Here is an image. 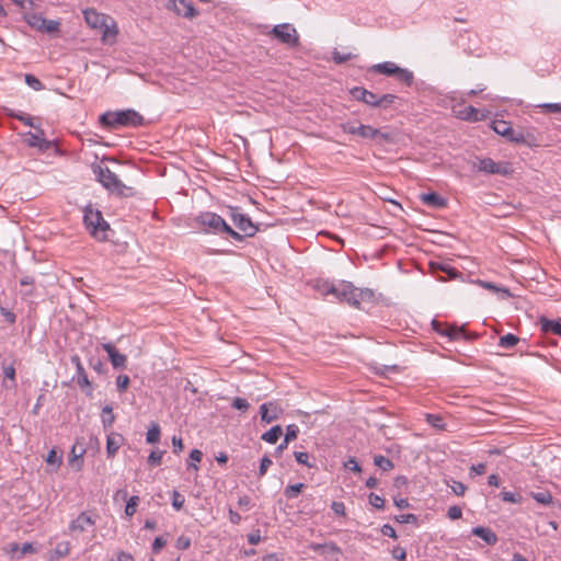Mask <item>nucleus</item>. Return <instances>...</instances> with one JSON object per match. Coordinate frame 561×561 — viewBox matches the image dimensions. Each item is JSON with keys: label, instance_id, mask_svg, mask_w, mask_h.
I'll return each instance as SVG.
<instances>
[{"label": "nucleus", "instance_id": "nucleus-47", "mask_svg": "<svg viewBox=\"0 0 561 561\" xmlns=\"http://www.w3.org/2000/svg\"><path fill=\"white\" fill-rule=\"evenodd\" d=\"M164 450H152L148 456V463L151 467H157L161 463Z\"/></svg>", "mask_w": 561, "mask_h": 561}, {"label": "nucleus", "instance_id": "nucleus-6", "mask_svg": "<svg viewBox=\"0 0 561 561\" xmlns=\"http://www.w3.org/2000/svg\"><path fill=\"white\" fill-rule=\"evenodd\" d=\"M270 34L278 42L289 47H296L299 44V36L296 28L288 23L275 25Z\"/></svg>", "mask_w": 561, "mask_h": 561}, {"label": "nucleus", "instance_id": "nucleus-45", "mask_svg": "<svg viewBox=\"0 0 561 561\" xmlns=\"http://www.w3.org/2000/svg\"><path fill=\"white\" fill-rule=\"evenodd\" d=\"M24 80L25 83L35 91H42L45 88L42 81L33 75H25Z\"/></svg>", "mask_w": 561, "mask_h": 561}, {"label": "nucleus", "instance_id": "nucleus-63", "mask_svg": "<svg viewBox=\"0 0 561 561\" xmlns=\"http://www.w3.org/2000/svg\"><path fill=\"white\" fill-rule=\"evenodd\" d=\"M46 462L48 465L59 466L61 463V458L57 456L55 449H51L46 457Z\"/></svg>", "mask_w": 561, "mask_h": 561}, {"label": "nucleus", "instance_id": "nucleus-2", "mask_svg": "<svg viewBox=\"0 0 561 561\" xmlns=\"http://www.w3.org/2000/svg\"><path fill=\"white\" fill-rule=\"evenodd\" d=\"M93 174L102 186L111 193H115L119 197H131L136 195L133 187L125 185L118 176L110 170V168L102 164H94L92 167Z\"/></svg>", "mask_w": 561, "mask_h": 561}, {"label": "nucleus", "instance_id": "nucleus-52", "mask_svg": "<svg viewBox=\"0 0 561 561\" xmlns=\"http://www.w3.org/2000/svg\"><path fill=\"white\" fill-rule=\"evenodd\" d=\"M231 407L237 409V410H240L242 412H245L249 407H250V403L248 402L247 399L244 398H241V397H236L233 400H232V403H231Z\"/></svg>", "mask_w": 561, "mask_h": 561}, {"label": "nucleus", "instance_id": "nucleus-64", "mask_svg": "<svg viewBox=\"0 0 561 561\" xmlns=\"http://www.w3.org/2000/svg\"><path fill=\"white\" fill-rule=\"evenodd\" d=\"M271 465H272V460L270 459V457L264 456L261 459V463H260V468H259V476L263 477L266 473L267 469L271 467Z\"/></svg>", "mask_w": 561, "mask_h": 561}, {"label": "nucleus", "instance_id": "nucleus-40", "mask_svg": "<svg viewBox=\"0 0 561 561\" xmlns=\"http://www.w3.org/2000/svg\"><path fill=\"white\" fill-rule=\"evenodd\" d=\"M431 267L433 270H439V271L446 273L448 275V277L451 278V279H454V278L459 276V272L456 268H454V267H451V266H449L447 264L431 263Z\"/></svg>", "mask_w": 561, "mask_h": 561}, {"label": "nucleus", "instance_id": "nucleus-11", "mask_svg": "<svg viewBox=\"0 0 561 561\" xmlns=\"http://www.w3.org/2000/svg\"><path fill=\"white\" fill-rule=\"evenodd\" d=\"M167 7L169 10L183 18L193 19L198 15V11L193 3L186 0H170Z\"/></svg>", "mask_w": 561, "mask_h": 561}, {"label": "nucleus", "instance_id": "nucleus-25", "mask_svg": "<svg viewBox=\"0 0 561 561\" xmlns=\"http://www.w3.org/2000/svg\"><path fill=\"white\" fill-rule=\"evenodd\" d=\"M336 285L337 284H334L327 279H317L314 280L313 288L323 296H334V291H336Z\"/></svg>", "mask_w": 561, "mask_h": 561}, {"label": "nucleus", "instance_id": "nucleus-48", "mask_svg": "<svg viewBox=\"0 0 561 561\" xmlns=\"http://www.w3.org/2000/svg\"><path fill=\"white\" fill-rule=\"evenodd\" d=\"M355 57L356 56L352 55L351 53L344 54L339 50H334L332 53V59L337 65L344 64Z\"/></svg>", "mask_w": 561, "mask_h": 561}, {"label": "nucleus", "instance_id": "nucleus-49", "mask_svg": "<svg viewBox=\"0 0 561 561\" xmlns=\"http://www.w3.org/2000/svg\"><path fill=\"white\" fill-rule=\"evenodd\" d=\"M138 503H139L138 496L134 495V496L129 497V500L127 501L126 506H125V514L128 517H131L136 513V507H137Z\"/></svg>", "mask_w": 561, "mask_h": 561}, {"label": "nucleus", "instance_id": "nucleus-23", "mask_svg": "<svg viewBox=\"0 0 561 561\" xmlns=\"http://www.w3.org/2000/svg\"><path fill=\"white\" fill-rule=\"evenodd\" d=\"M421 201L435 208H444L447 204L446 199L435 192L422 194Z\"/></svg>", "mask_w": 561, "mask_h": 561}, {"label": "nucleus", "instance_id": "nucleus-41", "mask_svg": "<svg viewBox=\"0 0 561 561\" xmlns=\"http://www.w3.org/2000/svg\"><path fill=\"white\" fill-rule=\"evenodd\" d=\"M304 483L290 484L285 488L284 494L287 499H295L304 490Z\"/></svg>", "mask_w": 561, "mask_h": 561}, {"label": "nucleus", "instance_id": "nucleus-4", "mask_svg": "<svg viewBox=\"0 0 561 561\" xmlns=\"http://www.w3.org/2000/svg\"><path fill=\"white\" fill-rule=\"evenodd\" d=\"M194 222L205 233L219 234L228 229V224L216 213L204 211L194 218Z\"/></svg>", "mask_w": 561, "mask_h": 561}, {"label": "nucleus", "instance_id": "nucleus-58", "mask_svg": "<svg viewBox=\"0 0 561 561\" xmlns=\"http://www.w3.org/2000/svg\"><path fill=\"white\" fill-rule=\"evenodd\" d=\"M501 499L504 502H510V503H519L520 502V495L519 494L513 493V492H508V491L501 492Z\"/></svg>", "mask_w": 561, "mask_h": 561}, {"label": "nucleus", "instance_id": "nucleus-50", "mask_svg": "<svg viewBox=\"0 0 561 561\" xmlns=\"http://www.w3.org/2000/svg\"><path fill=\"white\" fill-rule=\"evenodd\" d=\"M203 458V453L199 449H193L190 453V459L192 462L187 465V469H194L195 471L198 470V467L195 465V462H199Z\"/></svg>", "mask_w": 561, "mask_h": 561}, {"label": "nucleus", "instance_id": "nucleus-33", "mask_svg": "<svg viewBox=\"0 0 561 561\" xmlns=\"http://www.w3.org/2000/svg\"><path fill=\"white\" fill-rule=\"evenodd\" d=\"M393 77L398 81L404 83L407 87H410L413 83V79H414L412 71L404 69V68H400V67Z\"/></svg>", "mask_w": 561, "mask_h": 561}, {"label": "nucleus", "instance_id": "nucleus-44", "mask_svg": "<svg viewBox=\"0 0 561 561\" xmlns=\"http://www.w3.org/2000/svg\"><path fill=\"white\" fill-rule=\"evenodd\" d=\"M295 458L299 465L306 466L308 468L316 467L314 461H310L311 456L306 451H295Z\"/></svg>", "mask_w": 561, "mask_h": 561}, {"label": "nucleus", "instance_id": "nucleus-13", "mask_svg": "<svg viewBox=\"0 0 561 561\" xmlns=\"http://www.w3.org/2000/svg\"><path fill=\"white\" fill-rule=\"evenodd\" d=\"M261 420L265 423H272L280 417L283 409L274 401L265 402L260 407Z\"/></svg>", "mask_w": 561, "mask_h": 561}, {"label": "nucleus", "instance_id": "nucleus-17", "mask_svg": "<svg viewBox=\"0 0 561 561\" xmlns=\"http://www.w3.org/2000/svg\"><path fill=\"white\" fill-rule=\"evenodd\" d=\"M95 524V520L85 512H82L78 515L76 519H73L70 525L69 529L71 531H79L82 533L87 530L89 526H93Z\"/></svg>", "mask_w": 561, "mask_h": 561}, {"label": "nucleus", "instance_id": "nucleus-18", "mask_svg": "<svg viewBox=\"0 0 561 561\" xmlns=\"http://www.w3.org/2000/svg\"><path fill=\"white\" fill-rule=\"evenodd\" d=\"M471 534L481 538L489 546H494L499 540L497 535L491 528L484 526L472 528Z\"/></svg>", "mask_w": 561, "mask_h": 561}, {"label": "nucleus", "instance_id": "nucleus-36", "mask_svg": "<svg viewBox=\"0 0 561 561\" xmlns=\"http://www.w3.org/2000/svg\"><path fill=\"white\" fill-rule=\"evenodd\" d=\"M356 300L358 301V308H360L362 301H371L374 299V291L369 288H356L355 289Z\"/></svg>", "mask_w": 561, "mask_h": 561}, {"label": "nucleus", "instance_id": "nucleus-21", "mask_svg": "<svg viewBox=\"0 0 561 561\" xmlns=\"http://www.w3.org/2000/svg\"><path fill=\"white\" fill-rule=\"evenodd\" d=\"M539 324L543 333H553L561 337V319L550 320L546 317H540Z\"/></svg>", "mask_w": 561, "mask_h": 561}, {"label": "nucleus", "instance_id": "nucleus-61", "mask_svg": "<svg viewBox=\"0 0 561 561\" xmlns=\"http://www.w3.org/2000/svg\"><path fill=\"white\" fill-rule=\"evenodd\" d=\"M357 126H358V123H356V122H345V123L341 124V129L345 134L356 135Z\"/></svg>", "mask_w": 561, "mask_h": 561}, {"label": "nucleus", "instance_id": "nucleus-22", "mask_svg": "<svg viewBox=\"0 0 561 561\" xmlns=\"http://www.w3.org/2000/svg\"><path fill=\"white\" fill-rule=\"evenodd\" d=\"M30 140L28 146L30 147H37L41 150H47L51 147V142L45 138V134L43 129H38L36 133H28Z\"/></svg>", "mask_w": 561, "mask_h": 561}, {"label": "nucleus", "instance_id": "nucleus-43", "mask_svg": "<svg viewBox=\"0 0 561 561\" xmlns=\"http://www.w3.org/2000/svg\"><path fill=\"white\" fill-rule=\"evenodd\" d=\"M70 552V542L69 541H60L56 545L54 550V556L59 559L68 556Z\"/></svg>", "mask_w": 561, "mask_h": 561}, {"label": "nucleus", "instance_id": "nucleus-7", "mask_svg": "<svg viewBox=\"0 0 561 561\" xmlns=\"http://www.w3.org/2000/svg\"><path fill=\"white\" fill-rule=\"evenodd\" d=\"M356 133V136L363 139L376 140L378 144L393 141V136L391 134L383 133L380 129H377L370 125H364L362 123H358Z\"/></svg>", "mask_w": 561, "mask_h": 561}, {"label": "nucleus", "instance_id": "nucleus-42", "mask_svg": "<svg viewBox=\"0 0 561 561\" xmlns=\"http://www.w3.org/2000/svg\"><path fill=\"white\" fill-rule=\"evenodd\" d=\"M397 99H398V96L396 94H391V93L382 94L380 96L378 95L377 107L386 110V108L390 107L391 104H393Z\"/></svg>", "mask_w": 561, "mask_h": 561}, {"label": "nucleus", "instance_id": "nucleus-54", "mask_svg": "<svg viewBox=\"0 0 561 561\" xmlns=\"http://www.w3.org/2000/svg\"><path fill=\"white\" fill-rule=\"evenodd\" d=\"M130 379L127 375H119L116 378V387L119 392H125L128 388Z\"/></svg>", "mask_w": 561, "mask_h": 561}, {"label": "nucleus", "instance_id": "nucleus-8", "mask_svg": "<svg viewBox=\"0 0 561 561\" xmlns=\"http://www.w3.org/2000/svg\"><path fill=\"white\" fill-rule=\"evenodd\" d=\"M84 20L88 25L93 28H101L104 26L102 39L105 41L108 35L115 36L117 34L116 30H111L104 23V15L96 12L94 9H87L83 11Z\"/></svg>", "mask_w": 561, "mask_h": 561}, {"label": "nucleus", "instance_id": "nucleus-14", "mask_svg": "<svg viewBox=\"0 0 561 561\" xmlns=\"http://www.w3.org/2000/svg\"><path fill=\"white\" fill-rule=\"evenodd\" d=\"M352 98L358 102H363L371 107H377L378 95L363 87H354L350 90Z\"/></svg>", "mask_w": 561, "mask_h": 561}, {"label": "nucleus", "instance_id": "nucleus-16", "mask_svg": "<svg viewBox=\"0 0 561 561\" xmlns=\"http://www.w3.org/2000/svg\"><path fill=\"white\" fill-rule=\"evenodd\" d=\"M71 363L76 366V370H77V374H76V378H77V383L81 387V388H90L91 389V383H90V380L88 378V375L84 370V367L81 363V359L78 355H72L71 358H70ZM91 393V390L89 391V394Z\"/></svg>", "mask_w": 561, "mask_h": 561}, {"label": "nucleus", "instance_id": "nucleus-55", "mask_svg": "<svg viewBox=\"0 0 561 561\" xmlns=\"http://www.w3.org/2000/svg\"><path fill=\"white\" fill-rule=\"evenodd\" d=\"M394 519L400 524H414L417 522V516L414 514H400Z\"/></svg>", "mask_w": 561, "mask_h": 561}, {"label": "nucleus", "instance_id": "nucleus-29", "mask_svg": "<svg viewBox=\"0 0 561 561\" xmlns=\"http://www.w3.org/2000/svg\"><path fill=\"white\" fill-rule=\"evenodd\" d=\"M2 371L4 375V379H9L11 381V385H8L7 381H3L4 387L7 388H15L16 381H15V368L13 364L7 365L2 364Z\"/></svg>", "mask_w": 561, "mask_h": 561}, {"label": "nucleus", "instance_id": "nucleus-46", "mask_svg": "<svg viewBox=\"0 0 561 561\" xmlns=\"http://www.w3.org/2000/svg\"><path fill=\"white\" fill-rule=\"evenodd\" d=\"M481 285L486 289H490L495 293H500L502 298L511 297V293L507 288L499 287L495 284L489 283V282H481Z\"/></svg>", "mask_w": 561, "mask_h": 561}, {"label": "nucleus", "instance_id": "nucleus-27", "mask_svg": "<svg viewBox=\"0 0 561 561\" xmlns=\"http://www.w3.org/2000/svg\"><path fill=\"white\" fill-rule=\"evenodd\" d=\"M462 335H465L463 327L448 324L444 329V336L448 337L450 341L461 340Z\"/></svg>", "mask_w": 561, "mask_h": 561}, {"label": "nucleus", "instance_id": "nucleus-20", "mask_svg": "<svg viewBox=\"0 0 561 561\" xmlns=\"http://www.w3.org/2000/svg\"><path fill=\"white\" fill-rule=\"evenodd\" d=\"M124 442L123 435L118 433H110L106 438V455L107 458H113L118 451Z\"/></svg>", "mask_w": 561, "mask_h": 561}, {"label": "nucleus", "instance_id": "nucleus-60", "mask_svg": "<svg viewBox=\"0 0 561 561\" xmlns=\"http://www.w3.org/2000/svg\"><path fill=\"white\" fill-rule=\"evenodd\" d=\"M449 486L451 488L453 492L458 496H462L467 490V486L462 482L456 480H453V483Z\"/></svg>", "mask_w": 561, "mask_h": 561}, {"label": "nucleus", "instance_id": "nucleus-12", "mask_svg": "<svg viewBox=\"0 0 561 561\" xmlns=\"http://www.w3.org/2000/svg\"><path fill=\"white\" fill-rule=\"evenodd\" d=\"M310 549L325 558L329 561H339L337 556L342 554V549L333 541L327 543H312Z\"/></svg>", "mask_w": 561, "mask_h": 561}, {"label": "nucleus", "instance_id": "nucleus-38", "mask_svg": "<svg viewBox=\"0 0 561 561\" xmlns=\"http://www.w3.org/2000/svg\"><path fill=\"white\" fill-rule=\"evenodd\" d=\"M491 127L497 135L504 137L506 134H510V128L512 126L508 122H505L503 119H495L492 122Z\"/></svg>", "mask_w": 561, "mask_h": 561}, {"label": "nucleus", "instance_id": "nucleus-37", "mask_svg": "<svg viewBox=\"0 0 561 561\" xmlns=\"http://www.w3.org/2000/svg\"><path fill=\"white\" fill-rule=\"evenodd\" d=\"M7 115L9 117H12V118H15V119L22 122L23 124H25L30 127H34L33 117L27 114H24L22 112H16L14 110H7Z\"/></svg>", "mask_w": 561, "mask_h": 561}, {"label": "nucleus", "instance_id": "nucleus-59", "mask_svg": "<svg viewBox=\"0 0 561 561\" xmlns=\"http://www.w3.org/2000/svg\"><path fill=\"white\" fill-rule=\"evenodd\" d=\"M175 547L179 550H187L191 547V538L187 536H180L175 541Z\"/></svg>", "mask_w": 561, "mask_h": 561}, {"label": "nucleus", "instance_id": "nucleus-53", "mask_svg": "<svg viewBox=\"0 0 561 561\" xmlns=\"http://www.w3.org/2000/svg\"><path fill=\"white\" fill-rule=\"evenodd\" d=\"M59 25H60V23L58 21L47 20L46 19V23L41 28V32H44V33H47V34L57 32L59 30Z\"/></svg>", "mask_w": 561, "mask_h": 561}, {"label": "nucleus", "instance_id": "nucleus-10", "mask_svg": "<svg viewBox=\"0 0 561 561\" xmlns=\"http://www.w3.org/2000/svg\"><path fill=\"white\" fill-rule=\"evenodd\" d=\"M231 219L233 225L244 233V236L254 237L257 232V227L252 222L250 217L245 214L232 211Z\"/></svg>", "mask_w": 561, "mask_h": 561}, {"label": "nucleus", "instance_id": "nucleus-56", "mask_svg": "<svg viewBox=\"0 0 561 561\" xmlns=\"http://www.w3.org/2000/svg\"><path fill=\"white\" fill-rule=\"evenodd\" d=\"M184 502H185L184 496L180 492L173 491V493H172V506L176 511H180L183 507Z\"/></svg>", "mask_w": 561, "mask_h": 561}, {"label": "nucleus", "instance_id": "nucleus-34", "mask_svg": "<svg viewBox=\"0 0 561 561\" xmlns=\"http://www.w3.org/2000/svg\"><path fill=\"white\" fill-rule=\"evenodd\" d=\"M115 422V415L113 413V408L110 405H105L102 409V424L105 430L112 427Z\"/></svg>", "mask_w": 561, "mask_h": 561}, {"label": "nucleus", "instance_id": "nucleus-30", "mask_svg": "<svg viewBox=\"0 0 561 561\" xmlns=\"http://www.w3.org/2000/svg\"><path fill=\"white\" fill-rule=\"evenodd\" d=\"M161 436V428L158 423L152 422L147 434H146V442L148 444H156L160 440Z\"/></svg>", "mask_w": 561, "mask_h": 561}, {"label": "nucleus", "instance_id": "nucleus-57", "mask_svg": "<svg viewBox=\"0 0 561 561\" xmlns=\"http://www.w3.org/2000/svg\"><path fill=\"white\" fill-rule=\"evenodd\" d=\"M369 504L374 506L375 508H383L385 500L383 497L379 496L378 494L370 493L368 496Z\"/></svg>", "mask_w": 561, "mask_h": 561}, {"label": "nucleus", "instance_id": "nucleus-35", "mask_svg": "<svg viewBox=\"0 0 561 561\" xmlns=\"http://www.w3.org/2000/svg\"><path fill=\"white\" fill-rule=\"evenodd\" d=\"M531 497L543 505H549L552 503V495L548 490H539L536 492H531Z\"/></svg>", "mask_w": 561, "mask_h": 561}, {"label": "nucleus", "instance_id": "nucleus-28", "mask_svg": "<svg viewBox=\"0 0 561 561\" xmlns=\"http://www.w3.org/2000/svg\"><path fill=\"white\" fill-rule=\"evenodd\" d=\"M282 434H283L282 426L275 425V426L271 427L267 432H265L261 438L266 443L276 444L277 440L279 439V437L282 436Z\"/></svg>", "mask_w": 561, "mask_h": 561}, {"label": "nucleus", "instance_id": "nucleus-9", "mask_svg": "<svg viewBox=\"0 0 561 561\" xmlns=\"http://www.w3.org/2000/svg\"><path fill=\"white\" fill-rule=\"evenodd\" d=\"M335 289L336 291H334V297L339 301L346 302L354 308H358V301L355 296L356 287L352 283L342 280L336 285Z\"/></svg>", "mask_w": 561, "mask_h": 561}, {"label": "nucleus", "instance_id": "nucleus-3", "mask_svg": "<svg viewBox=\"0 0 561 561\" xmlns=\"http://www.w3.org/2000/svg\"><path fill=\"white\" fill-rule=\"evenodd\" d=\"M83 222L89 233L98 241L107 240L108 222L103 218L100 210L94 209L92 205L84 208Z\"/></svg>", "mask_w": 561, "mask_h": 561}, {"label": "nucleus", "instance_id": "nucleus-19", "mask_svg": "<svg viewBox=\"0 0 561 561\" xmlns=\"http://www.w3.org/2000/svg\"><path fill=\"white\" fill-rule=\"evenodd\" d=\"M456 116L467 122H480L484 115L474 106L468 105L456 112Z\"/></svg>", "mask_w": 561, "mask_h": 561}, {"label": "nucleus", "instance_id": "nucleus-15", "mask_svg": "<svg viewBox=\"0 0 561 561\" xmlns=\"http://www.w3.org/2000/svg\"><path fill=\"white\" fill-rule=\"evenodd\" d=\"M102 348L107 353L108 359L115 369L126 367V355L119 353L118 350L112 343H103Z\"/></svg>", "mask_w": 561, "mask_h": 561}, {"label": "nucleus", "instance_id": "nucleus-32", "mask_svg": "<svg viewBox=\"0 0 561 561\" xmlns=\"http://www.w3.org/2000/svg\"><path fill=\"white\" fill-rule=\"evenodd\" d=\"M519 342V337L513 333H507L500 337L499 346L502 348H513Z\"/></svg>", "mask_w": 561, "mask_h": 561}, {"label": "nucleus", "instance_id": "nucleus-51", "mask_svg": "<svg viewBox=\"0 0 561 561\" xmlns=\"http://www.w3.org/2000/svg\"><path fill=\"white\" fill-rule=\"evenodd\" d=\"M299 434V427L296 424H289L286 427V434H285V440L286 443H289L291 440H295Z\"/></svg>", "mask_w": 561, "mask_h": 561}, {"label": "nucleus", "instance_id": "nucleus-62", "mask_svg": "<svg viewBox=\"0 0 561 561\" xmlns=\"http://www.w3.org/2000/svg\"><path fill=\"white\" fill-rule=\"evenodd\" d=\"M447 516L448 518L455 520V519H459L461 518L462 516V511L459 506L457 505H454V506H450L447 511Z\"/></svg>", "mask_w": 561, "mask_h": 561}, {"label": "nucleus", "instance_id": "nucleus-39", "mask_svg": "<svg viewBox=\"0 0 561 561\" xmlns=\"http://www.w3.org/2000/svg\"><path fill=\"white\" fill-rule=\"evenodd\" d=\"M374 463L378 468H380L382 471H390L394 467L393 462L389 458H387V457H385L382 455L375 456L374 457Z\"/></svg>", "mask_w": 561, "mask_h": 561}, {"label": "nucleus", "instance_id": "nucleus-31", "mask_svg": "<svg viewBox=\"0 0 561 561\" xmlns=\"http://www.w3.org/2000/svg\"><path fill=\"white\" fill-rule=\"evenodd\" d=\"M25 21L26 23L37 30V31H41V28L44 26V24L46 23V19L43 18L41 14H37V13H31V14H26L25 15Z\"/></svg>", "mask_w": 561, "mask_h": 561}, {"label": "nucleus", "instance_id": "nucleus-1", "mask_svg": "<svg viewBox=\"0 0 561 561\" xmlns=\"http://www.w3.org/2000/svg\"><path fill=\"white\" fill-rule=\"evenodd\" d=\"M102 127L115 130L121 127H139L145 125V118L133 108L122 111H107L99 117Z\"/></svg>", "mask_w": 561, "mask_h": 561}, {"label": "nucleus", "instance_id": "nucleus-26", "mask_svg": "<svg viewBox=\"0 0 561 561\" xmlns=\"http://www.w3.org/2000/svg\"><path fill=\"white\" fill-rule=\"evenodd\" d=\"M530 134H527V136L520 131L515 130L513 127L510 128V134H506L504 137L514 144H526L528 146H531V142L528 140V137H530Z\"/></svg>", "mask_w": 561, "mask_h": 561}, {"label": "nucleus", "instance_id": "nucleus-5", "mask_svg": "<svg viewBox=\"0 0 561 561\" xmlns=\"http://www.w3.org/2000/svg\"><path fill=\"white\" fill-rule=\"evenodd\" d=\"M477 168H478V171H480V172H483L486 174L503 175V176H508L514 172L511 162H508V161L495 162L491 158L479 159Z\"/></svg>", "mask_w": 561, "mask_h": 561}, {"label": "nucleus", "instance_id": "nucleus-24", "mask_svg": "<svg viewBox=\"0 0 561 561\" xmlns=\"http://www.w3.org/2000/svg\"><path fill=\"white\" fill-rule=\"evenodd\" d=\"M398 69L399 66H397L394 62L385 61L371 66L370 71L393 77L397 73Z\"/></svg>", "mask_w": 561, "mask_h": 561}]
</instances>
